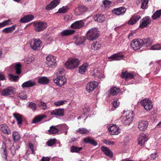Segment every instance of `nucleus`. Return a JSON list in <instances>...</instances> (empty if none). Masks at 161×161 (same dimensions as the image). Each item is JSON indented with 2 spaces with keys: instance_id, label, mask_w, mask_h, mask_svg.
<instances>
[{
  "instance_id": "nucleus-19",
  "label": "nucleus",
  "mask_w": 161,
  "mask_h": 161,
  "mask_svg": "<svg viewBox=\"0 0 161 161\" xmlns=\"http://www.w3.org/2000/svg\"><path fill=\"white\" fill-rule=\"evenodd\" d=\"M126 10V9L125 7H120L113 9L112 10V13L117 15H119L124 14Z\"/></svg>"
},
{
  "instance_id": "nucleus-45",
  "label": "nucleus",
  "mask_w": 161,
  "mask_h": 161,
  "mask_svg": "<svg viewBox=\"0 0 161 161\" xmlns=\"http://www.w3.org/2000/svg\"><path fill=\"white\" fill-rule=\"evenodd\" d=\"M8 79L11 81L16 82L19 78L18 75H14L12 74L8 75Z\"/></svg>"
},
{
  "instance_id": "nucleus-25",
  "label": "nucleus",
  "mask_w": 161,
  "mask_h": 161,
  "mask_svg": "<svg viewBox=\"0 0 161 161\" xmlns=\"http://www.w3.org/2000/svg\"><path fill=\"white\" fill-rule=\"evenodd\" d=\"M142 40L143 41V43H142L143 47H147L150 46L153 42L152 40L150 38H143Z\"/></svg>"
},
{
  "instance_id": "nucleus-16",
  "label": "nucleus",
  "mask_w": 161,
  "mask_h": 161,
  "mask_svg": "<svg viewBox=\"0 0 161 161\" xmlns=\"http://www.w3.org/2000/svg\"><path fill=\"white\" fill-rule=\"evenodd\" d=\"M13 115V117L16 120L18 125L19 126H21L23 121V116L17 113H14Z\"/></svg>"
},
{
  "instance_id": "nucleus-51",
  "label": "nucleus",
  "mask_w": 161,
  "mask_h": 161,
  "mask_svg": "<svg viewBox=\"0 0 161 161\" xmlns=\"http://www.w3.org/2000/svg\"><path fill=\"white\" fill-rule=\"evenodd\" d=\"M56 142V139H51L47 142V144L48 146L52 147L53 145L55 144Z\"/></svg>"
},
{
  "instance_id": "nucleus-7",
  "label": "nucleus",
  "mask_w": 161,
  "mask_h": 161,
  "mask_svg": "<svg viewBox=\"0 0 161 161\" xmlns=\"http://www.w3.org/2000/svg\"><path fill=\"white\" fill-rule=\"evenodd\" d=\"M87 7L84 5H80L77 7L74 11V14L76 16L84 14L88 10Z\"/></svg>"
},
{
  "instance_id": "nucleus-28",
  "label": "nucleus",
  "mask_w": 161,
  "mask_h": 161,
  "mask_svg": "<svg viewBox=\"0 0 161 161\" xmlns=\"http://www.w3.org/2000/svg\"><path fill=\"white\" fill-rule=\"evenodd\" d=\"M89 66V64L87 63L83 64L79 68V73L81 74H84Z\"/></svg>"
},
{
  "instance_id": "nucleus-2",
  "label": "nucleus",
  "mask_w": 161,
  "mask_h": 161,
  "mask_svg": "<svg viewBox=\"0 0 161 161\" xmlns=\"http://www.w3.org/2000/svg\"><path fill=\"white\" fill-rule=\"evenodd\" d=\"M99 35L98 29L97 28H92L87 31L86 37L87 39L93 41L96 40Z\"/></svg>"
},
{
  "instance_id": "nucleus-53",
  "label": "nucleus",
  "mask_w": 161,
  "mask_h": 161,
  "mask_svg": "<svg viewBox=\"0 0 161 161\" xmlns=\"http://www.w3.org/2000/svg\"><path fill=\"white\" fill-rule=\"evenodd\" d=\"M11 22V20L8 19L7 20L5 21L2 23H0V28L4 27L6 25H10L9 23Z\"/></svg>"
},
{
  "instance_id": "nucleus-3",
  "label": "nucleus",
  "mask_w": 161,
  "mask_h": 161,
  "mask_svg": "<svg viewBox=\"0 0 161 161\" xmlns=\"http://www.w3.org/2000/svg\"><path fill=\"white\" fill-rule=\"evenodd\" d=\"M80 64L79 59L77 58L70 59L64 64L68 69H72L77 68Z\"/></svg>"
},
{
  "instance_id": "nucleus-56",
  "label": "nucleus",
  "mask_w": 161,
  "mask_h": 161,
  "mask_svg": "<svg viewBox=\"0 0 161 161\" xmlns=\"http://www.w3.org/2000/svg\"><path fill=\"white\" fill-rule=\"evenodd\" d=\"M66 101L65 100L59 101L54 103V104L56 106H59L64 105Z\"/></svg>"
},
{
  "instance_id": "nucleus-54",
  "label": "nucleus",
  "mask_w": 161,
  "mask_h": 161,
  "mask_svg": "<svg viewBox=\"0 0 161 161\" xmlns=\"http://www.w3.org/2000/svg\"><path fill=\"white\" fill-rule=\"evenodd\" d=\"M150 49L152 50H160L161 49V44H157L153 46L150 47Z\"/></svg>"
},
{
  "instance_id": "nucleus-55",
  "label": "nucleus",
  "mask_w": 161,
  "mask_h": 161,
  "mask_svg": "<svg viewBox=\"0 0 161 161\" xmlns=\"http://www.w3.org/2000/svg\"><path fill=\"white\" fill-rule=\"evenodd\" d=\"M38 105L39 107H42L44 110H45L47 108L46 103L42 101L39 102Z\"/></svg>"
},
{
  "instance_id": "nucleus-49",
  "label": "nucleus",
  "mask_w": 161,
  "mask_h": 161,
  "mask_svg": "<svg viewBox=\"0 0 161 161\" xmlns=\"http://www.w3.org/2000/svg\"><path fill=\"white\" fill-rule=\"evenodd\" d=\"M44 118V116L41 115H39L35 117L32 121V123H36L37 122L41 121Z\"/></svg>"
},
{
  "instance_id": "nucleus-31",
  "label": "nucleus",
  "mask_w": 161,
  "mask_h": 161,
  "mask_svg": "<svg viewBox=\"0 0 161 161\" xmlns=\"http://www.w3.org/2000/svg\"><path fill=\"white\" fill-rule=\"evenodd\" d=\"M123 55H120L119 54H114L109 57V58L112 59L114 60H119L122 59L124 57Z\"/></svg>"
},
{
  "instance_id": "nucleus-6",
  "label": "nucleus",
  "mask_w": 161,
  "mask_h": 161,
  "mask_svg": "<svg viewBox=\"0 0 161 161\" xmlns=\"http://www.w3.org/2000/svg\"><path fill=\"white\" fill-rule=\"evenodd\" d=\"M142 42L141 39H135L131 42L130 45L133 50H137L143 47Z\"/></svg>"
},
{
  "instance_id": "nucleus-26",
  "label": "nucleus",
  "mask_w": 161,
  "mask_h": 161,
  "mask_svg": "<svg viewBox=\"0 0 161 161\" xmlns=\"http://www.w3.org/2000/svg\"><path fill=\"white\" fill-rule=\"evenodd\" d=\"M34 18V17L33 15L31 14L27 15L20 19L19 21L21 23H26L32 20Z\"/></svg>"
},
{
  "instance_id": "nucleus-63",
  "label": "nucleus",
  "mask_w": 161,
  "mask_h": 161,
  "mask_svg": "<svg viewBox=\"0 0 161 161\" xmlns=\"http://www.w3.org/2000/svg\"><path fill=\"white\" fill-rule=\"evenodd\" d=\"M50 158L48 157H43L41 159V161H50Z\"/></svg>"
},
{
  "instance_id": "nucleus-37",
  "label": "nucleus",
  "mask_w": 161,
  "mask_h": 161,
  "mask_svg": "<svg viewBox=\"0 0 161 161\" xmlns=\"http://www.w3.org/2000/svg\"><path fill=\"white\" fill-rule=\"evenodd\" d=\"M58 130L54 126H52L50 128V129L48 130L49 134H55L58 132Z\"/></svg>"
},
{
  "instance_id": "nucleus-27",
  "label": "nucleus",
  "mask_w": 161,
  "mask_h": 161,
  "mask_svg": "<svg viewBox=\"0 0 161 161\" xmlns=\"http://www.w3.org/2000/svg\"><path fill=\"white\" fill-rule=\"evenodd\" d=\"M94 20L99 22H103L105 20V17L103 15L100 14H97L93 17Z\"/></svg>"
},
{
  "instance_id": "nucleus-22",
  "label": "nucleus",
  "mask_w": 161,
  "mask_h": 161,
  "mask_svg": "<svg viewBox=\"0 0 161 161\" xmlns=\"http://www.w3.org/2000/svg\"><path fill=\"white\" fill-rule=\"evenodd\" d=\"M101 150L107 156L110 158H112L113 154L112 151L108 148L104 146H102L101 148Z\"/></svg>"
},
{
  "instance_id": "nucleus-1",
  "label": "nucleus",
  "mask_w": 161,
  "mask_h": 161,
  "mask_svg": "<svg viewBox=\"0 0 161 161\" xmlns=\"http://www.w3.org/2000/svg\"><path fill=\"white\" fill-rule=\"evenodd\" d=\"M133 117V111L129 110L124 112L123 116L122 117V122L125 125H129L132 122Z\"/></svg>"
},
{
  "instance_id": "nucleus-57",
  "label": "nucleus",
  "mask_w": 161,
  "mask_h": 161,
  "mask_svg": "<svg viewBox=\"0 0 161 161\" xmlns=\"http://www.w3.org/2000/svg\"><path fill=\"white\" fill-rule=\"evenodd\" d=\"M112 103L113 106V108L111 109V111L114 110L117 107L118 105H119V103H118L116 100L114 101Z\"/></svg>"
},
{
  "instance_id": "nucleus-32",
  "label": "nucleus",
  "mask_w": 161,
  "mask_h": 161,
  "mask_svg": "<svg viewBox=\"0 0 161 161\" xmlns=\"http://www.w3.org/2000/svg\"><path fill=\"white\" fill-rule=\"evenodd\" d=\"M35 85V82L31 80H29L23 83L21 86L23 88L32 87Z\"/></svg>"
},
{
  "instance_id": "nucleus-13",
  "label": "nucleus",
  "mask_w": 161,
  "mask_h": 161,
  "mask_svg": "<svg viewBox=\"0 0 161 161\" xmlns=\"http://www.w3.org/2000/svg\"><path fill=\"white\" fill-rule=\"evenodd\" d=\"M108 130L110 132L111 135H116L119 133L120 129L118 125H113L110 126L108 128Z\"/></svg>"
},
{
  "instance_id": "nucleus-18",
  "label": "nucleus",
  "mask_w": 161,
  "mask_h": 161,
  "mask_svg": "<svg viewBox=\"0 0 161 161\" xmlns=\"http://www.w3.org/2000/svg\"><path fill=\"white\" fill-rule=\"evenodd\" d=\"M53 82L57 86H61L64 85L66 81L65 77H57L56 78L53 79Z\"/></svg>"
},
{
  "instance_id": "nucleus-33",
  "label": "nucleus",
  "mask_w": 161,
  "mask_h": 161,
  "mask_svg": "<svg viewBox=\"0 0 161 161\" xmlns=\"http://www.w3.org/2000/svg\"><path fill=\"white\" fill-rule=\"evenodd\" d=\"M12 137L15 142L19 141L20 138V136L19 133L16 131H14L13 133Z\"/></svg>"
},
{
  "instance_id": "nucleus-29",
  "label": "nucleus",
  "mask_w": 161,
  "mask_h": 161,
  "mask_svg": "<svg viewBox=\"0 0 161 161\" xmlns=\"http://www.w3.org/2000/svg\"><path fill=\"white\" fill-rule=\"evenodd\" d=\"M122 78H125V80L127 79H134L135 75H133L132 74L129 73L126 71L125 72H122L121 75Z\"/></svg>"
},
{
  "instance_id": "nucleus-24",
  "label": "nucleus",
  "mask_w": 161,
  "mask_h": 161,
  "mask_svg": "<svg viewBox=\"0 0 161 161\" xmlns=\"http://www.w3.org/2000/svg\"><path fill=\"white\" fill-rule=\"evenodd\" d=\"M141 17L139 15L133 16L128 21V24L129 25H133L140 19Z\"/></svg>"
},
{
  "instance_id": "nucleus-64",
  "label": "nucleus",
  "mask_w": 161,
  "mask_h": 161,
  "mask_svg": "<svg viewBox=\"0 0 161 161\" xmlns=\"http://www.w3.org/2000/svg\"><path fill=\"white\" fill-rule=\"evenodd\" d=\"M156 155H157V153H152L150 155V157L151 158V159H152V160L155 159L156 158V157L157 156Z\"/></svg>"
},
{
  "instance_id": "nucleus-59",
  "label": "nucleus",
  "mask_w": 161,
  "mask_h": 161,
  "mask_svg": "<svg viewBox=\"0 0 161 161\" xmlns=\"http://www.w3.org/2000/svg\"><path fill=\"white\" fill-rule=\"evenodd\" d=\"M111 3V2L110 1L108 0H105L103 1V4L104 5L105 7H107L108 5H110Z\"/></svg>"
},
{
  "instance_id": "nucleus-34",
  "label": "nucleus",
  "mask_w": 161,
  "mask_h": 161,
  "mask_svg": "<svg viewBox=\"0 0 161 161\" xmlns=\"http://www.w3.org/2000/svg\"><path fill=\"white\" fill-rule=\"evenodd\" d=\"M84 142L85 143H90L94 146H96L97 144V142L95 140L89 137L85 138L84 139Z\"/></svg>"
},
{
  "instance_id": "nucleus-38",
  "label": "nucleus",
  "mask_w": 161,
  "mask_h": 161,
  "mask_svg": "<svg viewBox=\"0 0 161 161\" xmlns=\"http://www.w3.org/2000/svg\"><path fill=\"white\" fill-rule=\"evenodd\" d=\"M86 40V38L83 36L78 37L75 41V43L77 45H79L83 43Z\"/></svg>"
},
{
  "instance_id": "nucleus-46",
  "label": "nucleus",
  "mask_w": 161,
  "mask_h": 161,
  "mask_svg": "<svg viewBox=\"0 0 161 161\" xmlns=\"http://www.w3.org/2000/svg\"><path fill=\"white\" fill-rule=\"evenodd\" d=\"M148 0H142L141 8L143 9H147L148 7Z\"/></svg>"
},
{
  "instance_id": "nucleus-20",
  "label": "nucleus",
  "mask_w": 161,
  "mask_h": 161,
  "mask_svg": "<svg viewBox=\"0 0 161 161\" xmlns=\"http://www.w3.org/2000/svg\"><path fill=\"white\" fill-rule=\"evenodd\" d=\"M148 124V123L147 121H140L138 123V128L140 130L144 131L147 129Z\"/></svg>"
},
{
  "instance_id": "nucleus-21",
  "label": "nucleus",
  "mask_w": 161,
  "mask_h": 161,
  "mask_svg": "<svg viewBox=\"0 0 161 161\" xmlns=\"http://www.w3.org/2000/svg\"><path fill=\"white\" fill-rule=\"evenodd\" d=\"M60 0H54L46 7L47 10H49L56 7L60 3Z\"/></svg>"
},
{
  "instance_id": "nucleus-58",
  "label": "nucleus",
  "mask_w": 161,
  "mask_h": 161,
  "mask_svg": "<svg viewBox=\"0 0 161 161\" xmlns=\"http://www.w3.org/2000/svg\"><path fill=\"white\" fill-rule=\"evenodd\" d=\"M103 142L104 143L109 145H113L115 144L114 142L107 140H103Z\"/></svg>"
},
{
  "instance_id": "nucleus-15",
  "label": "nucleus",
  "mask_w": 161,
  "mask_h": 161,
  "mask_svg": "<svg viewBox=\"0 0 161 161\" xmlns=\"http://www.w3.org/2000/svg\"><path fill=\"white\" fill-rule=\"evenodd\" d=\"M85 25V23L82 20L77 21L72 24L70 27L73 29H79L83 27Z\"/></svg>"
},
{
  "instance_id": "nucleus-12",
  "label": "nucleus",
  "mask_w": 161,
  "mask_h": 161,
  "mask_svg": "<svg viewBox=\"0 0 161 161\" xmlns=\"http://www.w3.org/2000/svg\"><path fill=\"white\" fill-rule=\"evenodd\" d=\"M64 108H58L51 111L50 114L55 116H63L64 115Z\"/></svg>"
},
{
  "instance_id": "nucleus-17",
  "label": "nucleus",
  "mask_w": 161,
  "mask_h": 161,
  "mask_svg": "<svg viewBox=\"0 0 161 161\" xmlns=\"http://www.w3.org/2000/svg\"><path fill=\"white\" fill-rule=\"evenodd\" d=\"M13 88L12 87H8L3 89L2 91V95L6 96L11 95L14 93Z\"/></svg>"
},
{
  "instance_id": "nucleus-10",
  "label": "nucleus",
  "mask_w": 161,
  "mask_h": 161,
  "mask_svg": "<svg viewBox=\"0 0 161 161\" xmlns=\"http://www.w3.org/2000/svg\"><path fill=\"white\" fill-rule=\"evenodd\" d=\"M98 83L97 81H93L88 82L86 86V90L88 92H92L97 87Z\"/></svg>"
},
{
  "instance_id": "nucleus-41",
  "label": "nucleus",
  "mask_w": 161,
  "mask_h": 161,
  "mask_svg": "<svg viewBox=\"0 0 161 161\" xmlns=\"http://www.w3.org/2000/svg\"><path fill=\"white\" fill-rule=\"evenodd\" d=\"M101 47V45L98 42H93L91 46L92 50H97L99 49Z\"/></svg>"
},
{
  "instance_id": "nucleus-47",
  "label": "nucleus",
  "mask_w": 161,
  "mask_h": 161,
  "mask_svg": "<svg viewBox=\"0 0 161 161\" xmlns=\"http://www.w3.org/2000/svg\"><path fill=\"white\" fill-rule=\"evenodd\" d=\"M82 149V147H78L75 146H72L71 147L70 151L72 153H79Z\"/></svg>"
},
{
  "instance_id": "nucleus-44",
  "label": "nucleus",
  "mask_w": 161,
  "mask_h": 161,
  "mask_svg": "<svg viewBox=\"0 0 161 161\" xmlns=\"http://www.w3.org/2000/svg\"><path fill=\"white\" fill-rule=\"evenodd\" d=\"M21 65L20 63L17 64L14 66V68L15 70V74H20L21 73Z\"/></svg>"
},
{
  "instance_id": "nucleus-36",
  "label": "nucleus",
  "mask_w": 161,
  "mask_h": 161,
  "mask_svg": "<svg viewBox=\"0 0 161 161\" xmlns=\"http://www.w3.org/2000/svg\"><path fill=\"white\" fill-rule=\"evenodd\" d=\"M120 91V89L119 88L116 87H112L110 89V94L113 96L116 95Z\"/></svg>"
},
{
  "instance_id": "nucleus-62",
  "label": "nucleus",
  "mask_w": 161,
  "mask_h": 161,
  "mask_svg": "<svg viewBox=\"0 0 161 161\" xmlns=\"http://www.w3.org/2000/svg\"><path fill=\"white\" fill-rule=\"evenodd\" d=\"M10 150L12 154L13 155H14L16 153V149L15 147L14 146H12L11 147Z\"/></svg>"
},
{
  "instance_id": "nucleus-35",
  "label": "nucleus",
  "mask_w": 161,
  "mask_h": 161,
  "mask_svg": "<svg viewBox=\"0 0 161 161\" xmlns=\"http://www.w3.org/2000/svg\"><path fill=\"white\" fill-rule=\"evenodd\" d=\"M16 26V25H14L11 27L5 28L2 31L6 34L11 33L15 30Z\"/></svg>"
},
{
  "instance_id": "nucleus-39",
  "label": "nucleus",
  "mask_w": 161,
  "mask_h": 161,
  "mask_svg": "<svg viewBox=\"0 0 161 161\" xmlns=\"http://www.w3.org/2000/svg\"><path fill=\"white\" fill-rule=\"evenodd\" d=\"M161 16V9L157 10L153 14L152 18L154 20H156L159 18Z\"/></svg>"
},
{
  "instance_id": "nucleus-50",
  "label": "nucleus",
  "mask_w": 161,
  "mask_h": 161,
  "mask_svg": "<svg viewBox=\"0 0 161 161\" xmlns=\"http://www.w3.org/2000/svg\"><path fill=\"white\" fill-rule=\"evenodd\" d=\"M64 70L63 69H59L57 74V77L59 78L64 77Z\"/></svg>"
},
{
  "instance_id": "nucleus-61",
  "label": "nucleus",
  "mask_w": 161,
  "mask_h": 161,
  "mask_svg": "<svg viewBox=\"0 0 161 161\" xmlns=\"http://www.w3.org/2000/svg\"><path fill=\"white\" fill-rule=\"evenodd\" d=\"M6 78L3 72H0V81L6 80Z\"/></svg>"
},
{
  "instance_id": "nucleus-4",
  "label": "nucleus",
  "mask_w": 161,
  "mask_h": 161,
  "mask_svg": "<svg viewBox=\"0 0 161 161\" xmlns=\"http://www.w3.org/2000/svg\"><path fill=\"white\" fill-rule=\"evenodd\" d=\"M34 29L36 32L43 31L47 27V23L42 21H37L33 23Z\"/></svg>"
},
{
  "instance_id": "nucleus-60",
  "label": "nucleus",
  "mask_w": 161,
  "mask_h": 161,
  "mask_svg": "<svg viewBox=\"0 0 161 161\" xmlns=\"http://www.w3.org/2000/svg\"><path fill=\"white\" fill-rule=\"evenodd\" d=\"M28 147L30 148L32 154H34V145L31 143H29L28 145Z\"/></svg>"
},
{
  "instance_id": "nucleus-23",
  "label": "nucleus",
  "mask_w": 161,
  "mask_h": 161,
  "mask_svg": "<svg viewBox=\"0 0 161 161\" xmlns=\"http://www.w3.org/2000/svg\"><path fill=\"white\" fill-rule=\"evenodd\" d=\"M0 130L3 132L7 135L10 134L11 133V130L5 124H1L0 125Z\"/></svg>"
},
{
  "instance_id": "nucleus-9",
  "label": "nucleus",
  "mask_w": 161,
  "mask_h": 161,
  "mask_svg": "<svg viewBox=\"0 0 161 161\" xmlns=\"http://www.w3.org/2000/svg\"><path fill=\"white\" fill-rule=\"evenodd\" d=\"M46 64L49 67L53 68L57 65L56 58L52 55H49L46 58Z\"/></svg>"
},
{
  "instance_id": "nucleus-11",
  "label": "nucleus",
  "mask_w": 161,
  "mask_h": 161,
  "mask_svg": "<svg viewBox=\"0 0 161 161\" xmlns=\"http://www.w3.org/2000/svg\"><path fill=\"white\" fill-rule=\"evenodd\" d=\"M151 20L148 16H146L140 21L139 27L142 29L147 26L148 25L151 23Z\"/></svg>"
},
{
  "instance_id": "nucleus-42",
  "label": "nucleus",
  "mask_w": 161,
  "mask_h": 161,
  "mask_svg": "<svg viewBox=\"0 0 161 161\" xmlns=\"http://www.w3.org/2000/svg\"><path fill=\"white\" fill-rule=\"evenodd\" d=\"M49 81V80L46 77H42L38 79V82L42 84H47Z\"/></svg>"
},
{
  "instance_id": "nucleus-52",
  "label": "nucleus",
  "mask_w": 161,
  "mask_h": 161,
  "mask_svg": "<svg viewBox=\"0 0 161 161\" xmlns=\"http://www.w3.org/2000/svg\"><path fill=\"white\" fill-rule=\"evenodd\" d=\"M28 107L33 111H35L37 107H36V103L32 102H31L29 103Z\"/></svg>"
},
{
  "instance_id": "nucleus-48",
  "label": "nucleus",
  "mask_w": 161,
  "mask_h": 161,
  "mask_svg": "<svg viewBox=\"0 0 161 161\" xmlns=\"http://www.w3.org/2000/svg\"><path fill=\"white\" fill-rule=\"evenodd\" d=\"M69 9V8L68 6H64L59 9L58 13H64L67 12Z\"/></svg>"
},
{
  "instance_id": "nucleus-8",
  "label": "nucleus",
  "mask_w": 161,
  "mask_h": 161,
  "mask_svg": "<svg viewBox=\"0 0 161 161\" xmlns=\"http://www.w3.org/2000/svg\"><path fill=\"white\" fill-rule=\"evenodd\" d=\"M140 103L147 111L150 110L152 108L153 105L152 102L149 99H144L140 102Z\"/></svg>"
},
{
  "instance_id": "nucleus-30",
  "label": "nucleus",
  "mask_w": 161,
  "mask_h": 161,
  "mask_svg": "<svg viewBox=\"0 0 161 161\" xmlns=\"http://www.w3.org/2000/svg\"><path fill=\"white\" fill-rule=\"evenodd\" d=\"M75 32V31L73 30H65L62 31L61 35L62 36H66L73 34Z\"/></svg>"
},
{
  "instance_id": "nucleus-43",
  "label": "nucleus",
  "mask_w": 161,
  "mask_h": 161,
  "mask_svg": "<svg viewBox=\"0 0 161 161\" xmlns=\"http://www.w3.org/2000/svg\"><path fill=\"white\" fill-rule=\"evenodd\" d=\"M17 97L23 100L26 99L27 98L26 92L25 91H22L18 94Z\"/></svg>"
},
{
  "instance_id": "nucleus-5",
  "label": "nucleus",
  "mask_w": 161,
  "mask_h": 161,
  "mask_svg": "<svg viewBox=\"0 0 161 161\" xmlns=\"http://www.w3.org/2000/svg\"><path fill=\"white\" fill-rule=\"evenodd\" d=\"M42 45V42L40 39L34 38L30 42L31 48L35 51L40 50Z\"/></svg>"
},
{
  "instance_id": "nucleus-40",
  "label": "nucleus",
  "mask_w": 161,
  "mask_h": 161,
  "mask_svg": "<svg viewBox=\"0 0 161 161\" xmlns=\"http://www.w3.org/2000/svg\"><path fill=\"white\" fill-rule=\"evenodd\" d=\"M76 132L81 134H85L88 133L89 132V131L85 128H79L76 130Z\"/></svg>"
},
{
  "instance_id": "nucleus-14",
  "label": "nucleus",
  "mask_w": 161,
  "mask_h": 161,
  "mask_svg": "<svg viewBox=\"0 0 161 161\" xmlns=\"http://www.w3.org/2000/svg\"><path fill=\"white\" fill-rule=\"evenodd\" d=\"M148 138L146 134H140L137 139L138 144L141 146H143L145 142L148 140Z\"/></svg>"
}]
</instances>
